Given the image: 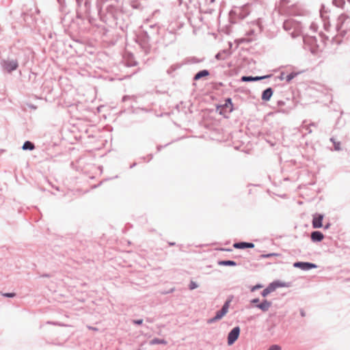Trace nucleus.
Wrapping results in <instances>:
<instances>
[{
  "label": "nucleus",
  "mask_w": 350,
  "mask_h": 350,
  "mask_svg": "<svg viewBox=\"0 0 350 350\" xmlns=\"http://www.w3.org/2000/svg\"><path fill=\"white\" fill-rule=\"evenodd\" d=\"M280 256V254H278V253H269V254H262L261 258H270L272 256Z\"/></svg>",
  "instance_id": "nucleus-18"
},
{
  "label": "nucleus",
  "mask_w": 350,
  "mask_h": 350,
  "mask_svg": "<svg viewBox=\"0 0 350 350\" xmlns=\"http://www.w3.org/2000/svg\"><path fill=\"white\" fill-rule=\"evenodd\" d=\"M167 342L165 339H160L157 338H154L152 340L150 341V345H167Z\"/></svg>",
  "instance_id": "nucleus-13"
},
{
  "label": "nucleus",
  "mask_w": 350,
  "mask_h": 350,
  "mask_svg": "<svg viewBox=\"0 0 350 350\" xmlns=\"http://www.w3.org/2000/svg\"><path fill=\"white\" fill-rule=\"evenodd\" d=\"M323 219V215H319L317 217H314L312 220V226L314 228H319L322 227V220Z\"/></svg>",
  "instance_id": "nucleus-6"
},
{
  "label": "nucleus",
  "mask_w": 350,
  "mask_h": 350,
  "mask_svg": "<svg viewBox=\"0 0 350 350\" xmlns=\"http://www.w3.org/2000/svg\"><path fill=\"white\" fill-rule=\"evenodd\" d=\"M335 28L339 35L346 36L350 32V18L345 14L340 15L336 21Z\"/></svg>",
  "instance_id": "nucleus-1"
},
{
  "label": "nucleus",
  "mask_w": 350,
  "mask_h": 350,
  "mask_svg": "<svg viewBox=\"0 0 350 350\" xmlns=\"http://www.w3.org/2000/svg\"><path fill=\"white\" fill-rule=\"evenodd\" d=\"M231 300H227L223 305L221 309L216 312L214 317L208 320V323H213L221 319L228 312Z\"/></svg>",
  "instance_id": "nucleus-2"
},
{
  "label": "nucleus",
  "mask_w": 350,
  "mask_h": 350,
  "mask_svg": "<svg viewBox=\"0 0 350 350\" xmlns=\"http://www.w3.org/2000/svg\"><path fill=\"white\" fill-rule=\"evenodd\" d=\"M273 94V91H272V89L271 88H267L265 90L263 91L262 94V99L263 100H269V99L271 98V96Z\"/></svg>",
  "instance_id": "nucleus-12"
},
{
  "label": "nucleus",
  "mask_w": 350,
  "mask_h": 350,
  "mask_svg": "<svg viewBox=\"0 0 350 350\" xmlns=\"http://www.w3.org/2000/svg\"><path fill=\"white\" fill-rule=\"evenodd\" d=\"M35 148L34 145L29 142V141H27L24 143L23 146V150H33Z\"/></svg>",
  "instance_id": "nucleus-16"
},
{
  "label": "nucleus",
  "mask_w": 350,
  "mask_h": 350,
  "mask_svg": "<svg viewBox=\"0 0 350 350\" xmlns=\"http://www.w3.org/2000/svg\"><path fill=\"white\" fill-rule=\"evenodd\" d=\"M271 284H275V288L277 287H285V286H286L285 283L281 282H279V281L272 282Z\"/></svg>",
  "instance_id": "nucleus-19"
},
{
  "label": "nucleus",
  "mask_w": 350,
  "mask_h": 350,
  "mask_svg": "<svg viewBox=\"0 0 350 350\" xmlns=\"http://www.w3.org/2000/svg\"><path fill=\"white\" fill-rule=\"evenodd\" d=\"M333 3L338 8H341L345 4V0H334Z\"/></svg>",
  "instance_id": "nucleus-17"
},
{
  "label": "nucleus",
  "mask_w": 350,
  "mask_h": 350,
  "mask_svg": "<svg viewBox=\"0 0 350 350\" xmlns=\"http://www.w3.org/2000/svg\"><path fill=\"white\" fill-rule=\"evenodd\" d=\"M225 105L228 107H230V111L232 110V101H231V99L230 98H228L226 100V104Z\"/></svg>",
  "instance_id": "nucleus-23"
},
{
  "label": "nucleus",
  "mask_w": 350,
  "mask_h": 350,
  "mask_svg": "<svg viewBox=\"0 0 350 350\" xmlns=\"http://www.w3.org/2000/svg\"><path fill=\"white\" fill-rule=\"evenodd\" d=\"M259 302V299L258 298H255V299H253L250 301V303L251 304H258Z\"/></svg>",
  "instance_id": "nucleus-28"
},
{
  "label": "nucleus",
  "mask_w": 350,
  "mask_h": 350,
  "mask_svg": "<svg viewBox=\"0 0 350 350\" xmlns=\"http://www.w3.org/2000/svg\"><path fill=\"white\" fill-rule=\"evenodd\" d=\"M296 75V74H294V73H291L290 75H288L287 77H286V81H291L294 77Z\"/></svg>",
  "instance_id": "nucleus-24"
},
{
  "label": "nucleus",
  "mask_w": 350,
  "mask_h": 350,
  "mask_svg": "<svg viewBox=\"0 0 350 350\" xmlns=\"http://www.w3.org/2000/svg\"><path fill=\"white\" fill-rule=\"evenodd\" d=\"M271 306V302L264 299L261 303L256 304V307L261 310L262 312H267Z\"/></svg>",
  "instance_id": "nucleus-5"
},
{
  "label": "nucleus",
  "mask_w": 350,
  "mask_h": 350,
  "mask_svg": "<svg viewBox=\"0 0 350 350\" xmlns=\"http://www.w3.org/2000/svg\"><path fill=\"white\" fill-rule=\"evenodd\" d=\"M331 141H332L333 143H334V149L336 150H340V142H335L333 138H331Z\"/></svg>",
  "instance_id": "nucleus-20"
},
{
  "label": "nucleus",
  "mask_w": 350,
  "mask_h": 350,
  "mask_svg": "<svg viewBox=\"0 0 350 350\" xmlns=\"http://www.w3.org/2000/svg\"><path fill=\"white\" fill-rule=\"evenodd\" d=\"M240 327H234L228 334V345H232L238 339L240 334Z\"/></svg>",
  "instance_id": "nucleus-3"
},
{
  "label": "nucleus",
  "mask_w": 350,
  "mask_h": 350,
  "mask_svg": "<svg viewBox=\"0 0 350 350\" xmlns=\"http://www.w3.org/2000/svg\"><path fill=\"white\" fill-rule=\"evenodd\" d=\"M209 75V72L206 70H203L200 72H198L194 77L195 80H198L201 79L203 77H206Z\"/></svg>",
  "instance_id": "nucleus-14"
},
{
  "label": "nucleus",
  "mask_w": 350,
  "mask_h": 350,
  "mask_svg": "<svg viewBox=\"0 0 350 350\" xmlns=\"http://www.w3.org/2000/svg\"><path fill=\"white\" fill-rule=\"evenodd\" d=\"M218 265L222 266H236L237 263L233 260H221L218 262Z\"/></svg>",
  "instance_id": "nucleus-15"
},
{
  "label": "nucleus",
  "mask_w": 350,
  "mask_h": 350,
  "mask_svg": "<svg viewBox=\"0 0 350 350\" xmlns=\"http://www.w3.org/2000/svg\"><path fill=\"white\" fill-rule=\"evenodd\" d=\"M18 67V64L15 61L5 62L4 68L8 72H11L16 70Z\"/></svg>",
  "instance_id": "nucleus-9"
},
{
  "label": "nucleus",
  "mask_w": 350,
  "mask_h": 350,
  "mask_svg": "<svg viewBox=\"0 0 350 350\" xmlns=\"http://www.w3.org/2000/svg\"><path fill=\"white\" fill-rule=\"evenodd\" d=\"M234 247L237 249L253 248L254 245L252 243L239 242L234 244Z\"/></svg>",
  "instance_id": "nucleus-8"
},
{
  "label": "nucleus",
  "mask_w": 350,
  "mask_h": 350,
  "mask_svg": "<svg viewBox=\"0 0 350 350\" xmlns=\"http://www.w3.org/2000/svg\"><path fill=\"white\" fill-rule=\"evenodd\" d=\"M293 267L306 271L310 270L311 269L317 268V266L315 264L311 262H297L293 264Z\"/></svg>",
  "instance_id": "nucleus-4"
},
{
  "label": "nucleus",
  "mask_w": 350,
  "mask_h": 350,
  "mask_svg": "<svg viewBox=\"0 0 350 350\" xmlns=\"http://www.w3.org/2000/svg\"><path fill=\"white\" fill-rule=\"evenodd\" d=\"M215 57H216L217 59H223V57H221V53H218L216 55Z\"/></svg>",
  "instance_id": "nucleus-29"
},
{
  "label": "nucleus",
  "mask_w": 350,
  "mask_h": 350,
  "mask_svg": "<svg viewBox=\"0 0 350 350\" xmlns=\"http://www.w3.org/2000/svg\"><path fill=\"white\" fill-rule=\"evenodd\" d=\"M268 350H282V348L278 345H273L269 347Z\"/></svg>",
  "instance_id": "nucleus-22"
},
{
  "label": "nucleus",
  "mask_w": 350,
  "mask_h": 350,
  "mask_svg": "<svg viewBox=\"0 0 350 350\" xmlns=\"http://www.w3.org/2000/svg\"><path fill=\"white\" fill-rule=\"evenodd\" d=\"M198 287V285L196 282L191 281L189 284V289L193 290L195 288H197Z\"/></svg>",
  "instance_id": "nucleus-21"
},
{
  "label": "nucleus",
  "mask_w": 350,
  "mask_h": 350,
  "mask_svg": "<svg viewBox=\"0 0 350 350\" xmlns=\"http://www.w3.org/2000/svg\"><path fill=\"white\" fill-rule=\"evenodd\" d=\"M275 284H270L266 288H265L262 291L261 295L263 297H266L269 293L275 291Z\"/></svg>",
  "instance_id": "nucleus-11"
},
{
  "label": "nucleus",
  "mask_w": 350,
  "mask_h": 350,
  "mask_svg": "<svg viewBox=\"0 0 350 350\" xmlns=\"http://www.w3.org/2000/svg\"><path fill=\"white\" fill-rule=\"evenodd\" d=\"M268 77V76H262V77H249V76H243L241 78L242 81L250 82V81H257L263 79Z\"/></svg>",
  "instance_id": "nucleus-10"
},
{
  "label": "nucleus",
  "mask_w": 350,
  "mask_h": 350,
  "mask_svg": "<svg viewBox=\"0 0 350 350\" xmlns=\"http://www.w3.org/2000/svg\"><path fill=\"white\" fill-rule=\"evenodd\" d=\"M133 323H134L135 324L141 325V324H142V323H143V320H142V319L134 320V321H133Z\"/></svg>",
  "instance_id": "nucleus-26"
},
{
  "label": "nucleus",
  "mask_w": 350,
  "mask_h": 350,
  "mask_svg": "<svg viewBox=\"0 0 350 350\" xmlns=\"http://www.w3.org/2000/svg\"><path fill=\"white\" fill-rule=\"evenodd\" d=\"M324 238L323 233L319 231H314L311 234V239L314 242L321 241Z\"/></svg>",
  "instance_id": "nucleus-7"
},
{
  "label": "nucleus",
  "mask_w": 350,
  "mask_h": 350,
  "mask_svg": "<svg viewBox=\"0 0 350 350\" xmlns=\"http://www.w3.org/2000/svg\"><path fill=\"white\" fill-rule=\"evenodd\" d=\"M262 285H260V284H256V285L254 286L252 288L251 291L254 292V291H256L257 289H259V288H262Z\"/></svg>",
  "instance_id": "nucleus-25"
},
{
  "label": "nucleus",
  "mask_w": 350,
  "mask_h": 350,
  "mask_svg": "<svg viewBox=\"0 0 350 350\" xmlns=\"http://www.w3.org/2000/svg\"><path fill=\"white\" fill-rule=\"evenodd\" d=\"M3 296L8 297H13L15 296V293H4Z\"/></svg>",
  "instance_id": "nucleus-27"
},
{
  "label": "nucleus",
  "mask_w": 350,
  "mask_h": 350,
  "mask_svg": "<svg viewBox=\"0 0 350 350\" xmlns=\"http://www.w3.org/2000/svg\"><path fill=\"white\" fill-rule=\"evenodd\" d=\"M312 27L314 29V30H315V27L314 25H312Z\"/></svg>",
  "instance_id": "nucleus-30"
}]
</instances>
